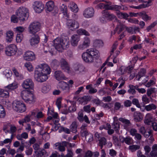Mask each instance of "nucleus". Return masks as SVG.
<instances>
[{
    "label": "nucleus",
    "mask_w": 157,
    "mask_h": 157,
    "mask_svg": "<svg viewBox=\"0 0 157 157\" xmlns=\"http://www.w3.org/2000/svg\"><path fill=\"white\" fill-rule=\"evenodd\" d=\"M50 72V68L45 64L38 66L35 71V79L39 82H44L48 79L47 75L49 74Z\"/></svg>",
    "instance_id": "obj_1"
},
{
    "label": "nucleus",
    "mask_w": 157,
    "mask_h": 157,
    "mask_svg": "<svg viewBox=\"0 0 157 157\" xmlns=\"http://www.w3.org/2000/svg\"><path fill=\"white\" fill-rule=\"evenodd\" d=\"M28 10L24 7H20L16 11V16L21 21H24L29 16Z\"/></svg>",
    "instance_id": "obj_2"
},
{
    "label": "nucleus",
    "mask_w": 157,
    "mask_h": 157,
    "mask_svg": "<svg viewBox=\"0 0 157 157\" xmlns=\"http://www.w3.org/2000/svg\"><path fill=\"white\" fill-rule=\"evenodd\" d=\"M41 28V24L38 21H34L31 23L28 27L29 32L30 34L34 35L39 31Z\"/></svg>",
    "instance_id": "obj_3"
},
{
    "label": "nucleus",
    "mask_w": 157,
    "mask_h": 157,
    "mask_svg": "<svg viewBox=\"0 0 157 157\" xmlns=\"http://www.w3.org/2000/svg\"><path fill=\"white\" fill-rule=\"evenodd\" d=\"M13 109L16 111L18 112H23L26 109L25 105L23 103L15 100L12 104Z\"/></svg>",
    "instance_id": "obj_4"
},
{
    "label": "nucleus",
    "mask_w": 157,
    "mask_h": 157,
    "mask_svg": "<svg viewBox=\"0 0 157 157\" xmlns=\"http://www.w3.org/2000/svg\"><path fill=\"white\" fill-rule=\"evenodd\" d=\"M45 8L47 11H53L52 13L54 15L58 12V8L55 6L54 2L52 1H50L46 3Z\"/></svg>",
    "instance_id": "obj_5"
},
{
    "label": "nucleus",
    "mask_w": 157,
    "mask_h": 157,
    "mask_svg": "<svg viewBox=\"0 0 157 157\" xmlns=\"http://www.w3.org/2000/svg\"><path fill=\"white\" fill-rule=\"evenodd\" d=\"M17 50V48L15 45H10L6 47L5 50L6 54L8 56H13L16 53Z\"/></svg>",
    "instance_id": "obj_6"
},
{
    "label": "nucleus",
    "mask_w": 157,
    "mask_h": 157,
    "mask_svg": "<svg viewBox=\"0 0 157 157\" xmlns=\"http://www.w3.org/2000/svg\"><path fill=\"white\" fill-rule=\"evenodd\" d=\"M22 86L23 88L29 90H33L34 83L32 79H27L23 82Z\"/></svg>",
    "instance_id": "obj_7"
},
{
    "label": "nucleus",
    "mask_w": 157,
    "mask_h": 157,
    "mask_svg": "<svg viewBox=\"0 0 157 157\" xmlns=\"http://www.w3.org/2000/svg\"><path fill=\"white\" fill-rule=\"evenodd\" d=\"M33 8L37 13H40L44 9V5L41 2L38 1L34 2L33 4Z\"/></svg>",
    "instance_id": "obj_8"
},
{
    "label": "nucleus",
    "mask_w": 157,
    "mask_h": 157,
    "mask_svg": "<svg viewBox=\"0 0 157 157\" xmlns=\"http://www.w3.org/2000/svg\"><path fill=\"white\" fill-rule=\"evenodd\" d=\"M60 66L61 69L64 71L69 73L70 68L69 65L66 60L64 58H62L60 61Z\"/></svg>",
    "instance_id": "obj_9"
},
{
    "label": "nucleus",
    "mask_w": 157,
    "mask_h": 157,
    "mask_svg": "<svg viewBox=\"0 0 157 157\" xmlns=\"http://www.w3.org/2000/svg\"><path fill=\"white\" fill-rule=\"evenodd\" d=\"M94 12L93 8L91 7H88L84 10L83 12V15L85 17L90 18L93 16Z\"/></svg>",
    "instance_id": "obj_10"
},
{
    "label": "nucleus",
    "mask_w": 157,
    "mask_h": 157,
    "mask_svg": "<svg viewBox=\"0 0 157 157\" xmlns=\"http://www.w3.org/2000/svg\"><path fill=\"white\" fill-rule=\"evenodd\" d=\"M67 25L68 27L72 30H74L79 27L78 23L75 20H72L71 19L68 20Z\"/></svg>",
    "instance_id": "obj_11"
},
{
    "label": "nucleus",
    "mask_w": 157,
    "mask_h": 157,
    "mask_svg": "<svg viewBox=\"0 0 157 157\" xmlns=\"http://www.w3.org/2000/svg\"><path fill=\"white\" fill-rule=\"evenodd\" d=\"M90 55L93 57V58L97 59L99 58L100 56V54L99 52L94 48H91L86 50V52Z\"/></svg>",
    "instance_id": "obj_12"
},
{
    "label": "nucleus",
    "mask_w": 157,
    "mask_h": 157,
    "mask_svg": "<svg viewBox=\"0 0 157 157\" xmlns=\"http://www.w3.org/2000/svg\"><path fill=\"white\" fill-rule=\"evenodd\" d=\"M101 13L103 16L106 17L109 21H112L114 19L118 20L116 16L113 14L110 13L108 10H104Z\"/></svg>",
    "instance_id": "obj_13"
},
{
    "label": "nucleus",
    "mask_w": 157,
    "mask_h": 157,
    "mask_svg": "<svg viewBox=\"0 0 157 157\" xmlns=\"http://www.w3.org/2000/svg\"><path fill=\"white\" fill-rule=\"evenodd\" d=\"M24 58L26 60L32 61L35 59V56L33 52L31 51H28L24 54Z\"/></svg>",
    "instance_id": "obj_14"
},
{
    "label": "nucleus",
    "mask_w": 157,
    "mask_h": 157,
    "mask_svg": "<svg viewBox=\"0 0 157 157\" xmlns=\"http://www.w3.org/2000/svg\"><path fill=\"white\" fill-rule=\"evenodd\" d=\"M82 57L83 60L86 63H90L94 62L93 57L90 55L86 52H84L82 55Z\"/></svg>",
    "instance_id": "obj_15"
},
{
    "label": "nucleus",
    "mask_w": 157,
    "mask_h": 157,
    "mask_svg": "<svg viewBox=\"0 0 157 157\" xmlns=\"http://www.w3.org/2000/svg\"><path fill=\"white\" fill-rule=\"evenodd\" d=\"M118 24L117 26L114 30L113 34H115L116 31H117V34H119L120 33L123 31L124 29L126 28V26L123 24L119 20H118Z\"/></svg>",
    "instance_id": "obj_16"
},
{
    "label": "nucleus",
    "mask_w": 157,
    "mask_h": 157,
    "mask_svg": "<svg viewBox=\"0 0 157 157\" xmlns=\"http://www.w3.org/2000/svg\"><path fill=\"white\" fill-rule=\"evenodd\" d=\"M58 42L61 43L63 49H65L69 47V40L67 37L60 38V41H58Z\"/></svg>",
    "instance_id": "obj_17"
},
{
    "label": "nucleus",
    "mask_w": 157,
    "mask_h": 157,
    "mask_svg": "<svg viewBox=\"0 0 157 157\" xmlns=\"http://www.w3.org/2000/svg\"><path fill=\"white\" fill-rule=\"evenodd\" d=\"M58 86L59 88L62 89L64 93H67L69 91V88L68 84L66 82L62 81L59 83Z\"/></svg>",
    "instance_id": "obj_18"
},
{
    "label": "nucleus",
    "mask_w": 157,
    "mask_h": 157,
    "mask_svg": "<svg viewBox=\"0 0 157 157\" xmlns=\"http://www.w3.org/2000/svg\"><path fill=\"white\" fill-rule=\"evenodd\" d=\"M40 40V38L38 35H34L29 40L31 45L32 46H35L39 43Z\"/></svg>",
    "instance_id": "obj_19"
},
{
    "label": "nucleus",
    "mask_w": 157,
    "mask_h": 157,
    "mask_svg": "<svg viewBox=\"0 0 157 157\" xmlns=\"http://www.w3.org/2000/svg\"><path fill=\"white\" fill-rule=\"evenodd\" d=\"M54 76L59 81L64 79L65 76L60 71H56L54 72Z\"/></svg>",
    "instance_id": "obj_20"
},
{
    "label": "nucleus",
    "mask_w": 157,
    "mask_h": 157,
    "mask_svg": "<svg viewBox=\"0 0 157 157\" xmlns=\"http://www.w3.org/2000/svg\"><path fill=\"white\" fill-rule=\"evenodd\" d=\"M79 40V36L77 35H74L71 36V44L73 46H77Z\"/></svg>",
    "instance_id": "obj_21"
},
{
    "label": "nucleus",
    "mask_w": 157,
    "mask_h": 157,
    "mask_svg": "<svg viewBox=\"0 0 157 157\" xmlns=\"http://www.w3.org/2000/svg\"><path fill=\"white\" fill-rule=\"evenodd\" d=\"M114 121L112 124L113 128L115 131H119L120 128V122L117 119V117H114Z\"/></svg>",
    "instance_id": "obj_22"
},
{
    "label": "nucleus",
    "mask_w": 157,
    "mask_h": 157,
    "mask_svg": "<svg viewBox=\"0 0 157 157\" xmlns=\"http://www.w3.org/2000/svg\"><path fill=\"white\" fill-rule=\"evenodd\" d=\"M84 70V66L81 64L75 65L74 68V71L77 74H79L83 71Z\"/></svg>",
    "instance_id": "obj_23"
},
{
    "label": "nucleus",
    "mask_w": 157,
    "mask_h": 157,
    "mask_svg": "<svg viewBox=\"0 0 157 157\" xmlns=\"http://www.w3.org/2000/svg\"><path fill=\"white\" fill-rule=\"evenodd\" d=\"M91 99V97L89 95L84 96L80 98L77 99V101L80 103L82 104L83 102L86 104L89 101H90Z\"/></svg>",
    "instance_id": "obj_24"
},
{
    "label": "nucleus",
    "mask_w": 157,
    "mask_h": 157,
    "mask_svg": "<svg viewBox=\"0 0 157 157\" xmlns=\"http://www.w3.org/2000/svg\"><path fill=\"white\" fill-rule=\"evenodd\" d=\"M60 41V38H56L54 40V45L58 51H60L62 49V45L61 43H58Z\"/></svg>",
    "instance_id": "obj_25"
},
{
    "label": "nucleus",
    "mask_w": 157,
    "mask_h": 157,
    "mask_svg": "<svg viewBox=\"0 0 157 157\" xmlns=\"http://www.w3.org/2000/svg\"><path fill=\"white\" fill-rule=\"evenodd\" d=\"M149 1L148 2H146V4L143 3L142 4L138 6H133L131 7L134 8L140 9L143 8H144L147 7L149 6H150V4L151 2V0H148Z\"/></svg>",
    "instance_id": "obj_26"
},
{
    "label": "nucleus",
    "mask_w": 157,
    "mask_h": 157,
    "mask_svg": "<svg viewBox=\"0 0 157 157\" xmlns=\"http://www.w3.org/2000/svg\"><path fill=\"white\" fill-rule=\"evenodd\" d=\"M32 92V91L29 90H23L21 93V97L22 99L25 101L28 97H29V94H30Z\"/></svg>",
    "instance_id": "obj_27"
},
{
    "label": "nucleus",
    "mask_w": 157,
    "mask_h": 157,
    "mask_svg": "<svg viewBox=\"0 0 157 157\" xmlns=\"http://www.w3.org/2000/svg\"><path fill=\"white\" fill-rule=\"evenodd\" d=\"M17 87V83L16 82H14L5 87V88L6 89H7L9 91H10L16 89Z\"/></svg>",
    "instance_id": "obj_28"
},
{
    "label": "nucleus",
    "mask_w": 157,
    "mask_h": 157,
    "mask_svg": "<svg viewBox=\"0 0 157 157\" xmlns=\"http://www.w3.org/2000/svg\"><path fill=\"white\" fill-rule=\"evenodd\" d=\"M119 19H126L129 17V15L126 13L121 12L120 11L116 14Z\"/></svg>",
    "instance_id": "obj_29"
},
{
    "label": "nucleus",
    "mask_w": 157,
    "mask_h": 157,
    "mask_svg": "<svg viewBox=\"0 0 157 157\" xmlns=\"http://www.w3.org/2000/svg\"><path fill=\"white\" fill-rule=\"evenodd\" d=\"M28 97L25 101L29 104L34 103L35 101V100L34 98V96L33 94L31 92L30 94H29Z\"/></svg>",
    "instance_id": "obj_30"
},
{
    "label": "nucleus",
    "mask_w": 157,
    "mask_h": 157,
    "mask_svg": "<svg viewBox=\"0 0 157 157\" xmlns=\"http://www.w3.org/2000/svg\"><path fill=\"white\" fill-rule=\"evenodd\" d=\"M71 10L74 13H76L78 11V8L77 5L73 2L70 3V6H69Z\"/></svg>",
    "instance_id": "obj_31"
},
{
    "label": "nucleus",
    "mask_w": 157,
    "mask_h": 157,
    "mask_svg": "<svg viewBox=\"0 0 157 157\" xmlns=\"http://www.w3.org/2000/svg\"><path fill=\"white\" fill-rule=\"evenodd\" d=\"M13 33L11 30H9L6 32V39L7 42H11L13 40Z\"/></svg>",
    "instance_id": "obj_32"
},
{
    "label": "nucleus",
    "mask_w": 157,
    "mask_h": 157,
    "mask_svg": "<svg viewBox=\"0 0 157 157\" xmlns=\"http://www.w3.org/2000/svg\"><path fill=\"white\" fill-rule=\"evenodd\" d=\"M5 90L0 89V97L6 98L8 97L9 90L7 89H6V88Z\"/></svg>",
    "instance_id": "obj_33"
},
{
    "label": "nucleus",
    "mask_w": 157,
    "mask_h": 157,
    "mask_svg": "<svg viewBox=\"0 0 157 157\" xmlns=\"http://www.w3.org/2000/svg\"><path fill=\"white\" fill-rule=\"evenodd\" d=\"M77 124L76 122L74 121L72 123L70 126V128L71 131L73 133H75L77 131Z\"/></svg>",
    "instance_id": "obj_34"
},
{
    "label": "nucleus",
    "mask_w": 157,
    "mask_h": 157,
    "mask_svg": "<svg viewBox=\"0 0 157 157\" xmlns=\"http://www.w3.org/2000/svg\"><path fill=\"white\" fill-rule=\"evenodd\" d=\"M110 7L111 10L115 11L116 12L115 13L116 14L117 13H118L120 11L121 7L120 6V5H112V6Z\"/></svg>",
    "instance_id": "obj_35"
},
{
    "label": "nucleus",
    "mask_w": 157,
    "mask_h": 157,
    "mask_svg": "<svg viewBox=\"0 0 157 157\" xmlns=\"http://www.w3.org/2000/svg\"><path fill=\"white\" fill-rule=\"evenodd\" d=\"M103 44V41L100 40H97L94 43V46L96 47H100L102 46Z\"/></svg>",
    "instance_id": "obj_36"
},
{
    "label": "nucleus",
    "mask_w": 157,
    "mask_h": 157,
    "mask_svg": "<svg viewBox=\"0 0 157 157\" xmlns=\"http://www.w3.org/2000/svg\"><path fill=\"white\" fill-rule=\"evenodd\" d=\"M143 117L142 114L140 113H137V115L134 117V120L135 121H140L142 120Z\"/></svg>",
    "instance_id": "obj_37"
},
{
    "label": "nucleus",
    "mask_w": 157,
    "mask_h": 157,
    "mask_svg": "<svg viewBox=\"0 0 157 157\" xmlns=\"http://www.w3.org/2000/svg\"><path fill=\"white\" fill-rule=\"evenodd\" d=\"M145 109L147 111L151 110L152 109H155L156 108V106L153 104H151L145 106Z\"/></svg>",
    "instance_id": "obj_38"
},
{
    "label": "nucleus",
    "mask_w": 157,
    "mask_h": 157,
    "mask_svg": "<svg viewBox=\"0 0 157 157\" xmlns=\"http://www.w3.org/2000/svg\"><path fill=\"white\" fill-rule=\"evenodd\" d=\"M119 120L122 123H124L127 126H129L131 125V123L129 120L125 119L121 117L119 119Z\"/></svg>",
    "instance_id": "obj_39"
},
{
    "label": "nucleus",
    "mask_w": 157,
    "mask_h": 157,
    "mask_svg": "<svg viewBox=\"0 0 157 157\" xmlns=\"http://www.w3.org/2000/svg\"><path fill=\"white\" fill-rule=\"evenodd\" d=\"M129 89L128 90V92L132 94H134L136 93V91L134 89V86L132 85H129Z\"/></svg>",
    "instance_id": "obj_40"
},
{
    "label": "nucleus",
    "mask_w": 157,
    "mask_h": 157,
    "mask_svg": "<svg viewBox=\"0 0 157 157\" xmlns=\"http://www.w3.org/2000/svg\"><path fill=\"white\" fill-rule=\"evenodd\" d=\"M6 115L5 111L3 107L0 104V117L3 118Z\"/></svg>",
    "instance_id": "obj_41"
},
{
    "label": "nucleus",
    "mask_w": 157,
    "mask_h": 157,
    "mask_svg": "<svg viewBox=\"0 0 157 157\" xmlns=\"http://www.w3.org/2000/svg\"><path fill=\"white\" fill-rule=\"evenodd\" d=\"M146 73V70L144 68L141 69L140 71L138 73V75L139 78L138 79V80H139L142 77L144 76L145 75Z\"/></svg>",
    "instance_id": "obj_42"
},
{
    "label": "nucleus",
    "mask_w": 157,
    "mask_h": 157,
    "mask_svg": "<svg viewBox=\"0 0 157 157\" xmlns=\"http://www.w3.org/2000/svg\"><path fill=\"white\" fill-rule=\"evenodd\" d=\"M140 146L138 145H132L129 146V149L132 152H134L136 150L139 149Z\"/></svg>",
    "instance_id": "obj_43"
},
{
    "label": "nucleus",
    "mask_w": 157,
    "mask_h": 157,
    "mask_svg": "<svg viewBox=\"0 0 157 157\" xmlns=\"http://www.w3.org/2000/svg\"><path fill=\"white\" fill-rule=\"evenodd\" d=\"M78 33L80 34H84L86 36H89L90 35L89 33L83 29H80L78 30Z\"/></svg>",
    "instance_id": "obj_44"
},
{
    "label": "nucleus",
    "mask_w": 157,
    "mask_h": 157,
    "mask_svg": "<svg viewBox=\"0 0 157 157\" xmlns=\"http://www.w3.org/2000/svg\"><path fill=\"white\" fill-rule=\"evenodd\" d=\"M59 64V62L56 59L53 60L51 63V66L54 68H56Z\"/></svg>",
    "instance_id": "obj_45"
},
{
    "label": "nucleus",
    "mask_w": 157,
    "mask_h": 157,
    "mask_svg": "<svg viewBox=\"0 0 157 157\" xmlns=\"http://www.w3.org/2000/svg\"><path fill=\"white\" fill-rule=\"evenodd\" d=\"M73 154L71 150H67V155H64L63 154L61 155V157H73Z\"/></svg>",
    "instance_id": "obj_46"
},
{
    "label": "nucleus",
    "mask_w": 157,
    "mask_h": 157,
    "mask_svg": "<svg viewBox=\"0 0 157 157\" xmlns=\"http://www.w3.org/2000/svg\"><path fill=\"white\" fill-rule=\"evenodd\" d=\"M25 66L27 68L29 71H33V66L30 63H25Z\"/></svg>",
    "instance_id": "obj_47"
},
{
    "label": "nucleus",
    "mask_w": 157,
    "mask_h": 157,
    "mask_svg": "<svg viewBox=\"0 0 157 157\" xmlns=\"http://www.w3.org/2000/svg\"><path fill=\"white\" fill-rule=\"evenodd\" d=\"M132 103L135 105L137 107L140 108L141 107L140 104L139 103V101L137 99L134 98L132 101Z\"/></svg>",
    "instance_id": "obj_48"
},
{
    "label": "nucleus",
    "mask_w": 157,
    "mask_h": 157,
    "mask_svg": "<svg viewBox=\"0 0 157 157\" xmlns=\"http://www.w3.org/2000/svg\"><path fill=\"white\" fill-rule=\"evenodd\" d=\"M47 153V152L45 150L43 149L38 152V155L39 157H42L43 156H45L46 155Z\"/></svg>",
    "instance_id": "obj_49"
},
{
    "label": "nucleus",
    "mask_w": 157,
    "mask_h": 157,
    "mask_svg": "<svg viewBox=\"0 0 157 157\" xmlns=\"http://www.w3.org/2000/svg\"><path fill=\"white\" fill-rule=\"evenodd\" d=\"M89 45L85 41H83L82 44L79 45L78 46L79 48L80 49H83L88 47Z\"/></svg>",
    "instance_id": "obj_50"
},
{
    "label": "nucleus",
    "mask_w": 157,
    "mask_h": 157,
    "mask_svg": "<svg viewBox=\"0 0 157 157\" xmlns=\"http://www.w3.org/2000/svg\"><path fill=\"white\" fill-rule=\"evenodd\" d=\"M60 9L61 11H62V13L67 12V6L64 4H62L60 6Z\"/></svg>",
    "instance_id": "obj_51"
},
{
    "label": "nucleus",
    "mask_w": 157,
    "mask_h": 157,
    "mask_svg": "<svg viewBox=\"0 0 157 157\" xmlns=\"http://www.w3.org/2000/svg\"><path fill=\"white\" fill-rule=\"evenodd\" d=\"M18 18L17 16L14 15H13L11 17V21L12 22L14 23H17L18 22Z\"/></svg>",
    "instance_id": "obj_52"
},
{
    "label": "nucleus",
    "mask_w": 157,
    "mask_h": 157,
    "mask_svg": "<svg viewBox=\"0 0 157 157\" xmlns=\"http://www.w3.org/2000/svg\"><path fill=\"white\" fill-rule=\"evenodd\" d=\"M90 105H89L85 106L83 109L85 112L89 113L90 112Z\"/></svg>",
    "instance_id": "obj_53"
},
{
    "label": "nucleus",
    "mask_w": 157,
    "mask_h": 157,
    "mask_svg": "<svg viewBox=\"0 0 157 157\" xmlns=\"http://www.w3.org/2000/svg\"><path fill=\"white\" fill-rule=\"evenodd\" d=\"M142 100L143 102L145 103H143V106H144L145 104L148 103L149 102V99L145 95L142 97Z\"/></svg>",
    "instance_id": "obj_54"
},
{
    "label": "nucleus",
    "mask_w": 157,
    "mask_h": 157,
    "mask_svg": "<svg viewBox=\"0 0 157 157\" xmlns=\"http://www.w3.org/2000/svg\"><path fill=\"white\" fill-rule=\"evenodd\" d=\"M132 104V102L129 100H126L124 102V106L126 107H130Z\"/></svg>",
    "instance_id": "obj_55"
},
{
    "label": "nucleus",
    "mask_w": 157,
    "mask_h": 157,
    "mask_svg": "<svg viewBox=\"0 0 157 157\" xmlns=\"http://www.w3.org/2000/svg\"><path fill=\"white\" fill-rule=\"evenodd\" d=\"M141 15L142 16V18L145 21H147L148 20H149L150 19V18L149 17L147 14H144L142 13H140Z\"/></svg>",
    "instance_id": "obj_56"
},
{
    "label": "nucleus",
    "mask_w": 157,
    "mask_h": 157,
    "mask_svg": "<svg viewBox=\"0 0 157 157\" xmlns=\"http://www.w3.org/2000/svg\"><path fill=\"white\" fill-rule=\"evenodd\" d=\"M75 103L76 102H75V105H73L72 106H70L69 107L68 110L70 112H74L76 110V108L75 105Z\"/></svg>",
    "instance_id": "obj_57"
},
{
    "label": "nucleus",
    "mask_w": 157,
    "mask_h": 157,
    "mask_svg": "<svg viewBox=\"0 0 157 157\" xmlns=\"http://www.w3.org/2000/svg\"><path fill=\"white\" fill-rule=\"evenodd\" d=\"M98 140L100 144L105 145L106 144V139L105 137H102L101 139Z\"/></svg>",
    "instance_id": "obj_58"
},
{
    "label": "nucleus",
    "mask_w": 157,
    "mask_h": 157,
    "mask_svg": "<svg viewBox=\"0 0 157 157\" xmlns=\"http://www.w3.org/2000/svg\"><path fill=\"white\" fill-rule=\"evenodd\" d=\"M121 105L120 103L116 102L114 104V109L115 110H118L121 107Z\"/></svg>",
    "instance_id": "obj_59"
},
{
    "label": "nucleus",
    "mask_w": 157,
    "mask_h": 157,
    "mask_svg": "<svg viewBox=\"0 0 157 157\" xmlns=\"http://www.w3.org/2000/svg\"><path fill=\"white\" fill-rule=\"evenodd\" d=\"M144 149L145 151V155H147L148 153L150 152L151 150V148L148 145L145 146L144 147Z\"/></svg>",
    "instance_id": "obj_60"
},
{
    "label": "nucleus",
    "mask_w": 157,
    "mask_h": 157,
    "mask_svg": "<svg viewBox=\"0 0 157 157\" xmlns=\"http://www.w3.org/2000/svg\"><path fill=\"white\" fill-rule=\"evenodd\" d=\"M13 139V134H12L11 137L10 139H5L3 141V143L5 144L8 143H11L12 142V140Z\"/></svg>",
    "instance_id": "obj_61"
},
{
    "label": "nucleus",
    "mask_w": 157,
    "mask_h": 157,
    "mask_svg": "<svg viewBox=\"0 0 157 157\" xmlns=\"http://www.w3.org/2000/svg\"><path fill=\"white\" fill-rule=\"evenodd\" d=\"M83 114L82 113L79 112L78 113V119L80 121H83Z\"/></svg>",
    "instance_id": "obj_62"
},
{
    "label": "nucleus",
    "mask_w": 157,
    "mask_h": 157,
    "mask_svg": "<svg viewBox=\"0 0 157 157\" xmlns=\"http://www.w3.org/2000/svg\"><path fill=\"white\" fill-rule=\"evenodd\" d=\"M109 154L111 156L114 157L116 155L117 152L115 150L113 149H110L109 151Z\"/></svg>",
    "instance_id": "obj_63"
},
{
    "label": "nucleus",
    "mask_w": 157,
    "mask_h": 157,
    "mask_svg": "<svg viewBox=\"0 0 157 157\" xmlns=\"http://www.w3.org/2000/svg\"><path fill=\"white\" fill-rule=\"evenodd\" d=\"M84 157H92V151H88L85 153Z\"/></svg>",
    "instance_id": "obj_64"
}]
</instances>
